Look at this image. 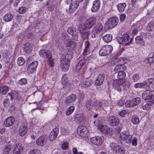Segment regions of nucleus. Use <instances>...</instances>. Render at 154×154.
<instances>
[{
  "instance_id": "f257e3e1",
  "label": "nucleus",
  "mask_w": 154,
  "mask_h": 154,
  "mask_svg": "<svg viewBox=\"0 0 154 154\" xmlns=\"http://www.w3.org/2000/svg\"><path fill=\"white\" fill-rule=\"evenodd\" d=\"M72 57V54L71 51L65 53L61 56L60 67L63 71L65 72L68 70L69 66L70 59Z\"/></svg>"
},
{
  "instance_id": "f03ea898",
  "label": "nucleus",
  "mask_w": 154,
  "mask_h": 154,
  "mask_svg": "<svg viewBox=\"0 0 154 154\" xmlns=\"http://www.w3.org/2000/svg\"><path fill=\"white\" fill-rule=\"evenodd\" d=\"M102 105L100 101L95 100L88 101L85 104L86 109L88 110L93 109H95L96 110L103 109Z\"/></svg>"
},
{
  "instance_id": "7ed1b4c3",
  "label": "nucleus",
  "mask_w": 154,
  "mask_h": 154,
  "mask_svg": "<svg viewBox=\"0 0 154 154\" xmlns=\"http://www.w3.org/2000/svg\"><path fill=\"white\" fill-rule=\"evenodd\" d=\"M110 147L113 151L114 154H125V153L124 148L120 146L116 143H110Z\"/></svg>"
},
{
  "instance_id": "20e7f679",
  "label": "nucleus",
  "mask_w": 154,
  "mask_h": 154,
  "mask_svg": "<svg viewBox=\"0 0 154 154\" xmlns=\"http://www.w3.org/2000/svg\"><path fill=\"white\" fill-rule=\"evenodd\" d=\"M119 19L117 17H111L106 23L105 28L107 29L113 28L117 25Z\"/></svg>"
},
{
  "instance_id": "39448f33",
  "label": "nucleus",
  "mask_w": 154,
  "mask_h": 154,
  "mask_svg": "<svg viewBox=\"0 0 154 154\" xmlns=\"http://www.w3.org/2000/svg\"><path fill=\"white\" fill-rule=\"evenodd\" d=\"M113 48L110 45H105L102 47L99 51L100 56H105L110 54L113 50Z\"/></svg>"
},
{
  "instance_id": "423d86ee",
  "label": "nucleus",
  "mask_w": 154,
  "mask_h": 154,
  "mask_svg": "<svg viewBox=\"0 0 154 154\" xmlns=\"http://www.w3.org/2000/svg\"><path fill=\"white\" fill-rule=\"evenodd\" d=\"M95 22V18L94 17H91L86 20L83 25L81 24L79 26H80L83 29H89L94 26Z\"/></svg>"
},
{
  "instance_id": "0eeeda50",
  "label": "nucleus",
  "mask_w": 154,
  "mask_h": 154,
  "mask_svg": "<svg viewBox=\"0 0 154 154\" xmlns=\"http://www.w3.org/2000/svg\"><path fill=\"white\" fill-rule=\"evenodd\" d=\"M132 39H130L129 35L127 34H125L122 37H118L117 41L119 44L128 45L131 43Z\"/></svg>"
},
{
  "instance_id": "6e6552de",
  "label": "nucleus",
  "mask_w": 154,
  "mask_h": 154,
  "mask_svg": "<svg viewBox=\"0 0 154 154\" xmlns=\"http://www.w3.org/2000/svg\"><path fill=\"white\" fill-rule=\"evenodd\" d=\"M71 2L69 5L68 11L70 14L72 13L78 7L79 3L83 0H70Z\"/></svg>"
},
{
  "instance_id": "1a4fd4ad",
  "label": "nucleus",
  "mask_w": 154,
  "mask_h": 154,
  "mask_svg": "<svg viewBox=\"0 0 154 154\" xmlns=\"http://www.w3.org/2000/svg\"><path fill=\"white\" fill-rule=\"evenodd\" d=\"M145 89L149 92H154V79H149L145 81Z\"/></svg>"
},
{
  "instance_id": "9d476101",
  "label": "nucleus",
  "mask_w": 154,
  "mask_h": 154,
  "mask_svg": "<svg viewBox=\"0 0 154 154\" xmlns=\"http://www.w3.org/2000/svg\"><path fill=\"white\" fill-rule=\"evenodd\" d=\"M142 96L143 99L146 100L147 102H149L150 104H153L154 95H152L149 91H145L142 94Z\"/></svg>"
},
{
  "instance_id": "9b49d317",
  "label": "nucleus",
  "mask_w": 154,
  "mask_h": 154,
  "mask_svg": "<svg viewBox=\"0 0 154 154\" xmlns=\"http://www.w3.org/2000/svg\"><path fill=\"white\" fill-rule=\"evenodd\" d=\"M120 137L122 140L125 141L127 143H130L131 142L132 135L128 132H122L120 134Z\"/></svg>"
},
{
  "instance_id": "f8f14e48",
  "label": "nucleus",
  "mask_w": 154,
  "mask_h": 154,
  "mask_svg": "<svg viewBox=\"0 0 154 154\" xmlns=\"http://www.w3.org/2000/svg\"><path fill=\"white\" fill-rule=\"evenodd\" d=\"M77 132L80 136L83 137H88L89 135L86 128L83 126H79L77 128Z\"/></svg>"
},
{
  "instance_id": "ddd939ff",
  "label": "nucleus",
  "mask_w": 154,
  "mask_h": 154,
  "mask_svg": "<svg viewBox=\"0 0 154 154\" xmlns=\"http://www.w3.org/2000/svg\"><path fill=\"white\" fill-rule=\"evenodd\" d=\"M13 154H21L23 150V147L22 144L18 143L13 145Z\"/></svg>"
},
{
  "instance_id": "4468645a",
  "label": "nucleus",
  "mask_w": 154,
  "mask_h": 154,
  "mask_svg": "<svg viewBox=\"0 0 154 154\" xmlns=\"http://www.w3.org/2000/svg\"><path fill=\"white\" fill-rule=\"evenodd\" d=\"M103 142V136H97L92 137L90 139V142L95 145H100Z\"/></svg>"
},
{
  "instance_id": "2eb2a0df",
  "label": "nucleus",
  "mask_w": 154,
  "mask_h": 154,
  "mask_svg": "<svg viewBox=\"0 0 154 154\" xmlns=\"http://www.w3.org/2000/svg\"><path fill=\"white\" fill-rule=\"evenodd\" d=\"M98 128L103 133L105 134H111L113 132L112 129L106 125H99L98 127Z\"/></svg>"
},
{
  "instance_id": "dca6fc26",
  "label": "nucleus",
  "mask_w": 154,
  "mask_h": 154,
  "mask_svg": "<svg viewBox=\"0 0 154 154\" xmlns=\"http://www.w3.org/2000/svg\"><path fill=\"white\" fill-rule=\"evenodd\" d=\"M122 80L117 79L114 80L113 81L112 86L116 90L120 92L122 91Z\"/></svg>"
},
{
  "instance_id": "f3484780",
  "label": "nucleus",
  "mask_w": 154,
  "mask_h": 154,
  "mask_svg": "<svg viewBox=\"0 0 154 154\" xmlns=\"http://www.w3.org/2000/svg\"><path fill=\"white\" fill-rule=\"evenodd\" d=\"M61 82L63 85V88L68 90L71 87V84L69 82L67 75H63L62 78Z\"/></svg>"
},
{
  "instance_id": "a211bd4d",
  "label": "nucleus",
  "mask_w": 154,
  "mask_h": 154,
  "mask_svg": "<svg viewBox=\"0 0 154 154\" xmlns=\"http://www.w3.org/2000/svg\"><path fill=\"white\" fill-rule=\"evenodd\" d=\"M14 144V142L12 140L8 142L7 145L4 146L2 149L3 154H8L11 151V147L13 146Z\"/></svg>"
},
{
  "instance_id": "6ab92c4d",
  "label": "nucleus",
  "mask_w": 154,
  "mask_h": 154,
  "mask_svg": "<svg viewBox=\"0 0 154 154\" xmlns=\"http://www.w3.org/2000/svg\"><path fill=\"white\" fill-rule=\"evenodd\" d=\"M109 123L112 126H116L119 123V121L116 116H112L108 118Z\"/></svg>"
},
{
  "instance_id": "aec40b11",
  "label": "nucleus",
  "mask_w": 154,
  "mask_h": 154,
  "mask_svg": "<svg viewBox=\"0 0 154 154\" xmlns=\"http://www.w3.org/2000/svg\"><path fill=\"white\" fill-rule=\"evenodd\" d=\"M47 141V138L46 136H42L37 140L36 144L40 146H42L45 144Z\"/></svg>"
},
{
  "instance_id": "412c9836",
  "label": "nucleus",
  "mask_w": 154,
  "mask_h": 154,
  "mask_svg": "<svg viewBox=\"0 0 154 154\" xmlns=\"http://www.w3.org/2000/svg\"><path fill=\"white\" fill-rule=\"evenodd\" d=\"M58 133V129L55 128L53 129L50 132L49 136V140L50 141H52L56 138Z\"/></svg>"
},
{
  "instance_id": "4be33fe9",
  "label": "nucleus",
  "mask_w": 154,
  "mask_h": 154,
  "mask_svg": "<svg viewBox=\"0 0 154 154\" xmlns=\"http://www.w3.org/2000/svg\"><path fill=\"white\" fill-rule=\"evenodd\" d=\"M38 64L37 62L35 61L31 63L29 66L27 71L28 73H33L35 70Z\"/></svg>"
},
{
  "instance_id": "5701e85b",
  "label": "nucleus",
  "mask_w": 154,
  "mask_h": 154,
  "mask_svg": "<svg viewBox=\"0 0 154 154\" xmlns=\"http://www.w3.org/2000/svg\"><path fill=\"white\" fill-rule=\"evenodd\" d=\"M39 54L42 57L48 59L51 58L52 56L51 53L46 50H40L39 52Z\"/></svg>"
},
{
  "instance_id": "b1692460",
  "label": "nucleus",
  "mask_w": 154,
  "mask_h": 154,
  "mask_svg": "<svg viewBox=\"0 0 154 154\" xmlns=\"http://www.w3.org/2000/svg\"><path fill=\"white\" fill-rule=\"evenodd\" d=\"M27 126L25 123L22 124L20 126L19 129V134L22 136L24 135L26 132Z\"/></svg>"
},
{
  "instance_id": "393cba45",
  "label": "nucleus",
  "mask_w": 154,
  "mask_h": 154,
  "mask_svg": "<svg viewBox=\"0 0 154 154\" xmlns=\"http://www.w3.org/2000/svg\"><path fill=\"white\" fill-rule=\"evenodd\" d=\"M100 5V3L99 0H95L92 3V6L91 8V11L93 12L97 11L99 10Z\"/></svg>"
},
{
  "instance_id": "a878e982",
  "label": "nucleus",
  "mask_w": 154,
  "mask_h": 154,
  "mask_svg": "<svg viewBox=\"0 0 154 154\" xmlns=\"http://www.w3.org/2000/svg\"><path fill=\"white\" fill-rule=\"evenodd\" d=\"M15 120L13 117H9L7 118L4 122V125L6 127H10L12 126L14 124Z\"/></svg>"
},
{
  "instance_id": "bb28decb",
  "label": "nucleus",
  "mask_w": 154,
  "mask_h": 154,
  "mask_svg": "<svg viewBox=\"0 0 154 154\" xmlns=\"http://www.w3.org/2000/svg\"><path fill=\"white\" fill-rule=\"evenodd\" d=\"M92 83L93 82L91 80L86 79L82 82L80 85L82 87L86 88L90 87Z\"/></svg>"
},
{
  "instance_id": "cd10ccee",
  "label": "nucleus",
  "mask_w": 154,
  "mask_h": 154,
  "mask_svg": "<svg viewBox=\"0 0 154 154\" xmlns=\"http://www.w3.org/2000/svg\"><path fill=\"white\" fill-rule=\"evenodd\" d=\"M65 44L66 47L69 50H72L74 48L76 45L75 42L70 40L66 42Z\"/></svg>"
},
{
  "instance_id": "c85d7f7f",
  "label": "nucleus",
  "mask_w": 154,
  "mask_h": 154,
  "mask_svg": "<svg viewBox=\"0 0 154 154\" xmlns=\"http://www.w3.org/2000/svg\"><path fill=\"white\" fill-rule=\"evenodd\" d=\"M73 118L75 121L81 122L84 120L85 116L83 114H77L74 115Z\"/></svg>"
},
{
  "instance_id": "c756f323",
  "label": "nucleus",
  "mask_w": 154,
  "mask_h": 154,
  "mask_svg": "<svg viewBox=\"0 0 154 154\" xmlns=\"http://www.w3.org/2000/svg\"><path fill=\"white\" fill-rule=\"evenodd\" d=\"M104 77V76L103 75H98L95 80V84L98 86L100 85L103 81Z\"/></svg>"
},
{
  "instance_id": "7c9ffc66",
  "label": "nucleus",
  "mask_w": 154,
  "mask_h": 154,
  "mask_svg": "<svg viewBox=\"0 0 154 154\" xmlns=\"http://www.w3.org/2000/svg\"><path fill=\"white\" fill-rule=\"evenodd\" d=\"M76 99V96L74 94H72L66 98L65 103L66 104L71 103L74 102Z\"/></svg>"
},
{
  "instance_id": "2f4dec72",
  "label": "nucleus",
  "mask_w": 154,
  "mask_h": 154,
  "mask_svg": "<svg viewBox=\"0 0 154 154\" xmlns=\"http://www.w3.org/2000/svg\"><path fill=\"white\" fill-rule=\"evenodd\" d=\"M61 128L62 133L63 135H67L69 134V131L68 127H67V124H66L64 125V124L62 123Z\"/></svg>"
},
{
  "instance_id": "473e14b6",
  "label": "nucleus",
  "mask_w": 154,
  "mask_h": 154,
  "mask_svg": "<svg viewBox=\"0 0 154 154\" xmlns=\"http://www.w3.org/2000/svg\"><path fill=\"white\" fill-rule=\"evenodd\" d=\"M103 26L100 23H98L93 28V32L94 33H98L100 32L102 29Z\"/></svg>"
},
{
  "instance_id": "72a5a7b5",
  "label": "nucleus",
  "mask_w": 154,
  "mask_h": 154,
  "mask_svg": "<svg viewBox=\"0 0 154 154\" xmlns=\"http://www.w3.org/2000/svg\"><path fill=\"white\" fill-rule=\"evenodd\" d=\"M79 30L82 36L84 38H88L90 34V32L88 31H85L84 29H82L80 26L79 27Z\"/></svg>"
},
{
  "instance_id": "f704fd0d",
  "label": "nucleus",
  "mask_w": 154,
  "mask_h": 154,
  "mask_svg": "<svg viewBox=\"0 0 154 154\" xmlns=\"http://www.w3.org/2000/svg\"><path fill=\"white\" fill-rule=\"evenodd\" d=\"M87 61V60L82 58L79 61L78 65L76 66V69L77 71H79L82 67L83 65L85 64Z\"/></svg>"
},
{
  "instance_id": "c9c22d12",
  "label": "nucleus",
  "mask_w": 154,
  "mask_h": 154,
  "mask_svg": "<svg viewBox=\"0 0 154 154\" xmlns=\"http://www.w3.org/2000/svg\"><path fill=\"white\" fill-rule=\"evenodd\" d=\"M135 41L137 44L140 45V46H143L145 45L143 39L140 36H138L135 38Z\"/></svg>"
},
{
  "instance_id": "e433bc0d",
  "label": "nucleus",
  "mask_w": 154,
  "mask_h": 154,
  "mask_svg": "<svg viewBox=\"0 0 154 154\" xmlns=\"http://www.w3.org/2000/svg\"><path fill=\"white\" fill-rule=\"evenodd\" d=\"M8 87L5 85H2L0 87V93L3 95L5 94L8 92Z\"/></svg>"
},
{
  "instance_id": "4c0bfd02",
  "label": "nucleus",
  "mask_w": 154,
  "mask_h": 154,
  "mask_svg": "<svg viewBox=\"0 0 154 154\" xmlns=\"http://www.w3.org/2000/svg\"><path fill=\"white\" fill-rule=\"evenodd\" d=\"M32 50V46L29 43L26 44L24 45V51L27 53H30Z\"/></svg>"
},
{
  "instance_id": "58836bf2",
  "label": "nucleus",
  "mask_w": 154,
  "mask_h": 154,
  "mask_svg": "<svg viewBox=\"0 0 154 154\" xmlns=\"http://www.w3.org/2000/svg\"><path fill=\"white\" fill-rule=\"evenodd\" d=\"M112 36L111 35L107 34L103 36V39L105 42L108 43L112 40Z\"/></svg>"
},
{
  "instance_id": "ea45409f",
  "label": "nucleus",
  "mask_w": 154,
  "mask_h": 154,
  "mask_svg": "<svg viewBox=\"0 0 154 154\" xmlns=\"http://www.w3.org/2000/svg\"><path fill=\"white\" fill-rule=\"evenodd\" d=\"M126 69V66L124 64H119L117 65L114 69V70L116 72H118L119 70H125Z\"/></svg>"
},
{
  "instance_id": "a19ab883",
  "label": "nucleus",
  "mask_w": 154,
  "mask_h": 154,
  "mask_svg": "<svg viewBox=\"0 0 154 154\" xmlns=\"http://www.w3.org/2000/svg\"><path fill=\"white\" fill-rule=\"evenodd\" d=\"M154 29V20H151L148 23L146 27V29L147 31H150Z\"/></svg>"
},
{
  "instance_id": "79ce46f5",
  "label": "nucleus",
  "mask_w": 154,
  "mask_h": 154,
  "mask_svg": "<svg viewBox=\"0 0 154 154\" xmlns=\"http://www.w3.org/2000/svg\"><path fill=\"white\" fill-rule=\"evenodd\" d=\"M13 17V15L10 13H8L5 15L4 20L6 22L11 21Z\"/></svg>"
},
{
  "instance_id": "37998d69",
  "label": "nucleus",
  "mask_w": 154,
  "mask_h": 154,
  "mask_svg": "<svg viewBox=\"0 0 154 154\" xmlns=\"http://www.w3.org/2000/svg\"><path fill=\"white\" fill-rule=\"evenodd\" d=\"M75 109V106H71L69 107L65 112L66 115L68 116L71 114L73 112Z\"/></svg>"
},
{
  "instance_id": "c03bdc74",
  "label": "nucleus",
  "mask_w": 154,
  "mask_h": 154,
  "mask_svg": "<svg viewBox=\"0 0 154 154\" xmlns=\"http://www.w3.org/2000/svg\"><path fill=\"white\" fill-rule=\"evenodd\" d=\"M118 9L120 12H123L126 7L125 3H121L118 4L117 6Z\"/></svg>"
},
{
  "instance_id": "a18cd8bd",
  "label": "nucleus",
  "mask_w": 154,
  "mask_h": 154,
  "mask_svg": "<svg viewBox=\"0 0 154 154\" xmlns=\"http://www.w3.org/2000/svg\"><path fill=\"white\" fill-rule=\"evenodd\" d=\"M8 97H9L11 99H12V98L19 99L21 97L19 95V94L16 92L13 93L12 96L10 94V93H8Z\"/></svg>"
},
{
  "instance_id": "49530a36",
  "label": "nucleus",
  "mask_w": 154,
  "mask_h": 154,
  "mask_svg": "<svg viewBox=\"0 0 154 154\" xmlns=\"http://www.w3.org/2000/svg\"><path fill=\"white\" fill-rule=\"evenodd\" d=\"M140 101V98L139 97H137L134 99H133L131 100L132 105V107L135 106L137 104H139Z\"/></svg>"
},
{
  "instance_id": "de8ad7c7",
  "label": "nucleus",
  "mask_w": 154,
  "mask_h": 154,
  "mask_svg": "<svg viewBox=\"0 0 154 154\" xmlns=\"http://www.w3.org/2000/svg\"><path fill=\"white\" fill-rule=\"evenodd\" d=\"M126 76L125 73L122 71H119L118 73V78L119 80H122L124 79Z\"/></svg>"
},
{
  "instance_id": "09e8293b",
  "label": "nucleus",
  "mask_w": 154,
  "mask_h": 154,
  "mask_svg": "<svg viewBox=\"0 0 154 154\" xmlns=\"http://www.w3.org/2000/svg\"><path fill=\"white\" fill-rule=\"evenodd\" d=\"M47 7L48 10L51 11L54 9V4L51 2H49L47 3Z\"/></svg>"
},
{
  "instance_id": "8fccbe9b",
  "label": "nucleus",
  "mask_w": 154,
  "mask_h": 154,
  "mask_svg": "<svg viewBox=\"0 0 154 154\" xmlns=\"http://www.w3.org/2000/svg\"><path fill=\"white\" fill-rule=\"evenodd\" d=\"M131 122L133 124L137 125L139 123V119L136 116H133L131 118Z\"/></svg>"
},
{
  "instance_id": "3c124183",
  "label": "nucleus",
  "mask_w": 154,
  "mask_h": 154,
  "mask_svg": "<svg viewBox=\"0 0 154 154\" xmlns=\"http://www.w3.org/2000/svg\"><path fill=\"white\" fill-rule=\"evenodd\" d=\"M42 128L41 125L35 126L33 129V131L34 132L35 134H38V132L40 131Z\"/></svg>"
},
{
  "instance_id": "603ef678",
  "label": "nucleus",
  "mask_w": 154,
  "mask_h": 154,
  "mask_svg": "<svg viewBox=\"0 0 154 154\" xmlns=\"http://www.w3.org/2000/svg\"><path fill=\"white\" fill-rule=\"evenodd\" d=\"M145 81L143 83H137L134 85V87L136 88H143L145 89Z\"/></svg>"
},
{
  "instance_id": "864d4df0",
  "label": "nucleus",
  "mask_w": 154,
  "mask_h": 154,
  "mask_svg": "<svg viewBox=\"0 0 154 154\" xmlns=\"http://www.w3.org/2000/svg\"><path fill=\"white\" fill-rule=\"evenodd\" d=\"M147 21V18L146 17H143V18L142 19H141L140 21L137 22L136 24L137 25L139 24L140 23L141 24V26H140L139 27V29H141L142 27V26Z\"/></svg>"
},
{
  "instance_id": "5fc2aeb1",
  "label": "nucleus",
  "mask_w": 154,
  "mask_h": 154,
  "mask_svg": "<svg viewBox=\"0 0 154 154\" xmlns=\"http://www.w3.org/2000/svg\"><path fill=\"white\" fill-rule=\"evenodd\" d=\"M24 59L23 57H20L18 58L17 63L19 66L22 65L24 63Z\"/></svg>"
},
{
  "instance_id": "6e6d98bb",
  "label": "nucleus",
  "mask_w": 154,
  "mask_h": 154,
  "mask_svg": "<svg viewBox=\"0 0 154 154\" xmlns=\"http://www.w3.org/2000/svg\"><path fill=\"white\" fill-rule=\"evenodd\" d=\"M140 78L139 75L137 74H133L131 76V79L133 82H136Z\"/></svg>"
},
{
  "instance_id": "4d7b16f0",
  "label": "nucleus",
  "mask_w": 154,
  "mask_h": 154,
  "mask_svg": "<svg viewBox=\"0 0 154 154\" xmlns=\"http://www.w3.org/2000/svg\"><path fill=\"white\" fill-rule=\"evenodd\" d=\"M128 110H124L119 111L118 112V114L121 117H123L125 115L128 113Z\"/></svg>"
},
{
  "instance_id": "13d9d810",
  "label": "nucleus",
  "mask_w": 154,
  "mask_h": 154,
  "mask_svg": "<svg viewBox=\"0 0 154 154\" xmlns=\"http://www.w3.org/2000/svg\"><path fill=\"white\" fill-rule=\"evenodd\" d=\"M68 143L67 142H64L61 145V148L63 150H66L67 149L68 147Z\"/></svg>"
},
{
  "instance_id": "bf43d9fd",
  "label": "nucleus",
  "mask_w": 154,
  "mask_h": 154,
  "mask_svg": "<svg viewBox=\"0 0 154 154\" xmlns=\"http://www.w3.org/2000/svg\"><path fill=\"white\" fill-rule=\"evenodd\" d=\"M27 82V79L25 78L21 79L18 82L19 84L23 85L26 84Z\"/></svg>"
},
{
  "instance_id": "052dcab7",
  "label": "nucleus",
  "mask_w": 154,
  "mask_h": 154,
  "mask_svg": "<svg viewBox=\"0 0 154 154\" xmlns=\"http://www.w3.org/2000/svg\"><path fill=\"white\" fill-rule=\"evenodd\" d=\"M29 154H40V153L39 150L36 149L30 150Z\"/></svg>"
},
{
  "instance_id": "680f3d73",
  "label": "nucleus",
  "mask_w": 154,
  "mask_h": 154,
  "mask_svg": "<svg viewBox=\"0 0 154 154\" xmlns=\"http://www.w3.org/2000/svg\"><path fill=\"white\" fill-rule=\"evenodd\" d=\"M26 10V8L24 7H21L18 9V12L20 14L24 13Z\"/></svg>"
},
{
  "instance_id": "e2e57ef3",
  "label": "nucleus",
  "mask_w": 154,
  "mask_h": 154,
  "mask_svg": "<svg viewBox=\"0 0 154 154\" xmlns=\"http://www.w3.org/2000/svg\"><path fill=\"white\" fill-rule=\"evenodd\" d=\"M137 138L134 137L133 138L131 142L132 145L134 146H136L137 145Z\"/></svg>"
},
{
  "instance_id": "0e129e2a",
  "label": "nucleus",
  "mask_w": 154,
  "mask_h": 154,
  "mask_svg": "<svg viewBox=\"0 0 154 154\" xmlns=\"http://www.w3.org/2000/svg\"><path fill=\"white\" fill-rule=\"evenodd\" d=\"M151 105L149 104V103L148 102V103L145 104L143 107V109L144 110H149L150 108V105Z\"/></svg>"
},
{
  "instance_id": "69168bd1",
  "label": "nucleus",
  "mask_w": 154,
  "mask_h": 154,
  "mask_svg": "<svg viewBox=\"0 0 154 154\" xmlns=\"http://www.w3.org/2000/svg\"><path fill=\"white\" fill-rule=\"evenodd\" d=\"M20 0H10V4L14 3V6H17Z\"/></svg>"
},
{
  "instance_id": "338daca9",
  "label": "nucleus",
  "mask_w": 154,
  "mask_h": 154,
  "mask_svg": "<svg viewBox=\"0 0 154 154\" xmlns=\"http://www.w3.org/2000/svg\"><path fill=\"white\" fill-rule=\"evenodd\" d=\"M131 101L127 100L126 101L125 103V105L126 107H132V103H131Z\"/></svg>"
},
{
  "instance_id": "774afa93",
  "label": "nucleus",
  "mask_w": 154,
  "mask_h": 154,
  "mask_svg": "<svg viewBox=\"0 0 154 154\" xmlns=\"http://www.w3.org/2000/svg\"><path fill=\"white\" fill-rule=\"evenodd\" d=\"M89 52H90L89 49L85 48L83 50V55L85 56L88 54L89 53Z\"/></svg>"
}]
</instances>
